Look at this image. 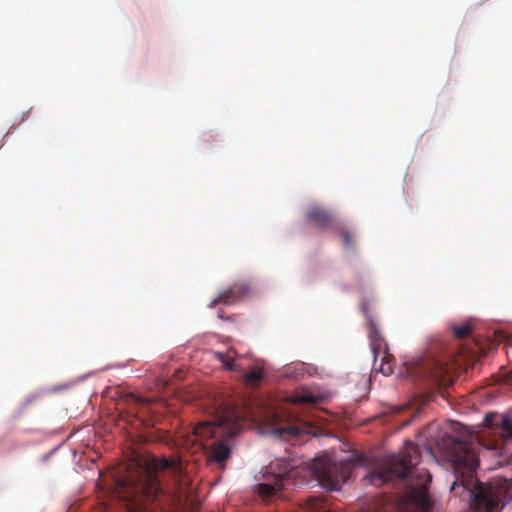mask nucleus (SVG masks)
Returning a JSON list of instances; mask_svg holds the SVG:
<instances>
[{
    "mask_svg": "<svg viewBox=\"0 0 512 512\" xmlns=\"http://www.w3.org/2000/svg\"><path fill=\"white\" fill-rule=\"evenodd\" d=\"M188 478L175 459L149 458L115 483V494L130 512H166L175 501L188 497Z\"/></svg>",
    "mask_w": 512,
    "mask_h": 512,
    "instance_id": "obj_1",
    "label": "nucleus"
},
{
    "mask_svg": "<svg viewBox=\"0 0 512 512\" xmlns=\"http://www.w3.org/2000/svg\"><path fill=\"white\" fill-rule=\"evenodd\" d=\"M445 457L454 475L451 491L458 494L462 488L472 500L478 512H495L500 504V490L490 484L479 482L476 469L479 464L478 445L472 441H460L450 437L444 443Z\"/></svg>",
    "mask_w": 512,
    "mask_h": 512,
    "instance_id": "obj_2",
    "label": "nucleus"
},
{
    "mask_svg": "<svg viewBox=\"0 0 512 512\" xmlns=\"http://www.w3.org/2000/svg\"><path fill=\"white\" fill-rule=\"evenodd\" d=\"M419 457V447L411 441H406L398 455L388 456L377 471L370 474L371 482L380 485L393 478L405 479L413 473H417L419 487L411 485L401 497L399 502L400 512H429L432 508L428 495V484L432 479L431 474L427 470L414 471Z\"/></svg>",
    "mask_w": 512,
    "mask_h": 512,
    "instance_id": "obj_3",
    "label": "nucleus"
},
{
    "mask_svg": "<svg viewBox=\"0 0 512 512\" xmlns=\"http://www.w3.org/2000/svg\"><path fill=\"white\" fill-rule=\"evenodd\" d=\"M239 422L238 411L225 407L213 421L199 422L187 435H183L181 445L187 449L196 447V450H204L209 463H216L224 469L225 461L231 454L227 440L239 432Z\"/></svg>",
    "mask_w": 512,
    "mask_h": 512,
    "instance_id": "obj_4",
    "label": "nucleus"
},
{
    "mask_svg": "<svg viewBox=\"0 0 512 512\" xmlns=\"http://www.w3.org/2000/svg\"><path fill=\"white\" fill-rule=\"evenodd\" d=\"M294 465L289 460H277L265 467L260 483H258L254 491L263 499L267 500L276 496L282 491L285 482L291 477Z\"/></svg>",
    "mask_w": 512,
    "mask_h": 512,
    "instance_id": "obj_5",
    "label": "nucleus"
},
{
    "mask_svg": "<svg viewBox=\"0 0 512 512\" xmlns=\"http://www.w3.org/2000/svg\"><path fill=\"white\" fill-rule=\"evenodd\" d=\"M310 469L320 486L327 490H338L350 477L351 465L337 463L324 456L314 458Z\"/></svg>",
    "mask_w": 512,
    "mask_h": 512,
    "instance_id": "obj_6",
    "label": "nucleus"
},
{
    "mask_svg": "<svg viewBox=\"0 0 512 512\" xmlns=\"http://www.w3.org/2000/svg\"><path fill=\"white\" fill-rule=\"evenodd\" d=\"M451 370L452 367L447 361L431 352L424 356L419 364L420 375L435 385L452 383Z\"/></svg>",
    "mask_w": 512,
    "mask_h": 512,
    "instance_id": "obj_7",
    "label": "nucleus"
},
{
    "mask_svg": "<svg viewBox=\"0 0 512 512\" xmlns=\"http://www.w3.org/2000/svg\"><path fill=\"white\" fill-rule=\"evenodd\" d=\"M282 416L277 412H273L270 416V420L274 423V427L272 428V433L284 440H291L301 433H305L306 429L304 426V421L300 420L298 417L289 416V419L284 423H280V418Z\"/></svg>",
    "mask_w": 512,
    "mask_h": 512,
    "instance_id": "obj_8",
    "label": "nucleus"
},
{
    "mask_svg": "<svg viewBox=\"0 0 512 512\" xmlns=\"http://www.w3.org/2000/svg\"><path fill=\"white\" fill-rule=\"evenodd\" d=\"M306 218L319 229L329 227L333 230V226L338 224V222H335L333 215L328 210L318 205H312L307 209Z\"/></svg>",
    "mask_w": 512,
    "mask_h": 512,
    "instance_id": "obj_9",
    "label": "nucleus"
},
{
    "mask_svg": "<svg viewBox=\"0 0 512 512\" xmlns=\"http://www.w3.org/2000/svg\"><path fill=\"white\" fill-rule=\"evenodd\" d=\"M321 400V396L314 395L307 388H300L287 397L288 402L296 405L317 404Z\"/></svg>",
    "mask_w": 512,
    "mask_h": 512,
    "instance_id": "obj_10",
    "label": "nucleus"
},
{
    "mask_svg": "<svg viewBox=\"0 0 512 512\" xmlns=\"http://www.w3.org/2000/svg\"><path fill=\"white\" fill-rule=\"evenodd\" d=\"M213 354L214 357L221 362L224 369L228 371H240L239 366L235 363L237 353L234 350L225 352L216 351Z\"/></svg>",
    "mask_w": 512,
    "mask_h": 512,
    "instance_id": "obj_11",
    "label": "nucleus"
},
{
    "mask_svg": "<svg viewBox=\"0 0 512 512\" xmlns=\"http://www.w3.org/2000/svg\"><path fill=\"white\" fill-rule=\"evenodd\" d=\"M299 512H328V505L323 498L311 496L300 506Z\"/></svg>",
    "mask_w": 512,
    "mask_h": 512,
    "instance_id": "obj_12",
    "label": "nucleus"
},
{
    "mask_svg": "<svg viewBox=\"0 0 512 512\" xmlns=\"http://www.w3.org/2000/svg\"><path fill=\"white\" fill-rule=\"evenodd\" d=\"M333 233L341 237L344 247L354 248V235L344 225L338 223L333 226Z\"/></svg>",
    "mask_w": 512,
    "mask_h": 512,
    "instance_id": "obj_13",
    "label": "nucleus"
},
{
    "mask_svg": "<svg viewBox=\"0 0 512 512\" xmlns=\"http://www.w3.org/2000/svg\"><path fill=\"white\" fill-rule=\"evenodd\" d=\"M236 301H238V299L236 298L235 294H233L231 287H229L220 292L219 295L211 301L209 307L213 308L219 303L230 305Z\"/></svg>",
    "mask_w": 512,
    "mask_h": 512,
    "instance_id": "obj_14",
    "label": "nucleus"
},
{
    "mask_svg": "<svg viewBox=\"0 0 512 512\" xmlns=\"http://www.w3.org/2000/svg\"><path fill=\"white\" fill-rule=\"evenodd\" d=\"M263 379V372L261 369L251 367L250 370L244 374V380L250 385H257Z\"/></svg>",
    "mask_w": 512,
    "mask_h": 512,
    "instance_id": "obj_15",
    "label": "nucleus"
},
{
    "mask_svg": "<svg viewBox=\"0 0 512 512\" xmlns=\"http://www.w3.org/2000/svg\"><path fill=\"white\" fill-rule=\"evenodd\" d=\"M125 401L128 405L134 406V407H147L151 403V401L149 399L138 396L133 393L128 394L125 398Z\"/></svg>",
    "mask_w": 512,
    "mask_h": 512,
    "instance_id": "obj_16",
    "label": "nucleus"
},
{
    "mask_svg": "<svg viewBox=\"0 0 512 512\" xmlns=\"http://www.w3.org/2000/svg\"><path fill=\"white\" fill-rule=\"evenodd\" d=\"M230 287L233 291V294H235V296L238 300L242 299L243 297L248 295L250 292V287H249L248 283H246V282H236L233 285H231Z\"/></svg>",
    "mask_w": 512,
    "mask_h": 512,
    "instance_id": "obj_17",
    "label": "nucleus"
},
{
    "mask_svg": "<svg viewBox=\"0 0 512 512\" xmlns=\"http://www.w3.org/2000/svg\"><path fill=\"white\" fill-rule=\"evenodd\" d=\"M500 434L505 439H512V421L504 417L500 420L499 424Z\"/></svg>",
    "mask_w": 512,
    "mask_h": 512,
    "instance_id": "obj_18",
    "label": "nucleus"
},
{
    "mask_svg": "<svg viewBox=\"0 0 512 512\" xmlns=\"http://www.w3.org/2000/svg\"><path fill=\"white\" fill-rule=\"evenodd\" d=\"M369 323V337L372 341V347L375 349V343L380 339L379 331L377 330L375 321L367 315Z\"/></svg>",
    "mask_w": 512,
    "mask_h": 512,
    "instance_id": "obj_19",
    "label": "nucleus"
},
{
    "mask_svg": "<svg viewBox=\"0 0 512 512\" xmlns=\"http://www.w3.org/2000/svg\"><path fill=\"white\" fill-rule=\"evenodd\" d=\"M472 331V327L469 323H464L459 326L453 327V334L458 338H464L468 336Z\"/></svg>",
    "mask_w": 512,
    "mask_h": 512,
    "instance_id": "obj_20",
    "label": "nucleus"
},
{
    "mask_svg": "<svg viewBox=\"0 0 512 512\" xmlns=\"http://www.w3.org/2000/svg\"><path fill=\"white\" fill-rule=\"evenodd\" d=\"M360 512H386L382 507L375 504H365L361 507Z\"/></svg>",
    "mask_w": 512,
    "mask_h": 512,
    "instance_id": "obj_21",
    "label": "nucleus"
}]
</instances>
